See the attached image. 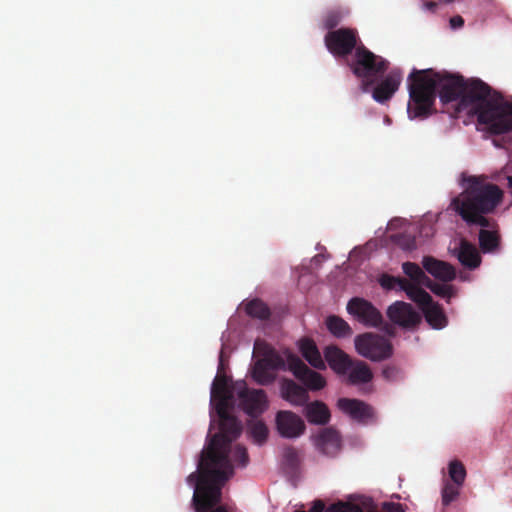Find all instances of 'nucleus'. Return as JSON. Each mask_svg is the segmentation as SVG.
<instances>
[{
	"instance_id": "nucleus-24",
	"label": "nucleus",
	"mask_w": 512,
	"mask_h": 512,
	"mask_svg": "<svg viewBox=\"0 0 512 512\" xmlns=\"http://www.w3.org/2000/svg\"><path fill=\"white\" fill-rule=\"evenodd\" d=\"M348 372V379L351 384L368 383L373 378V374L369 366L360 360L355 362L353 361Z\"/></svg>"
},
{
	"instance_id": "nucleus-6",
	"label": "nucleus",
	"mask_w": 512,
	"mask_h": 512,
	"mask_svg": "<svg viewBox=\"0 0 512 512\" xmlns=\"http://www.w3.org/2000/svg\"><path fill=\"white\" fill-rule=\"evenodd\" d=\"M236 395L239 400V406L252 418L261 415L268 406L267 396L262 389H250L244 381L235 383Z\"/></svg>"
},
{
	"instance_id": "nucleus-21",
	"label": "nucleus",
	"mask_w": 512,
	"mask_h": 512,
	"mask_svg": "<svg viewBox=\"0 0 512 512\" xmlns=\"http://www.w3.org/2000/svg\"><path fill=\"white\" fill-rule=\"evenodd\" d=\"M458 261L464 267L473 270L481 264V256L474 244L461 239L459 248L455 249Z\"/></svg>"
},
{
	"instance_id": "nucleus-12",
	"label": "nucleus",
	"mask_w": 512,
	"mask_h": 512,
	"mask_svg": "<svg viewBox=\"0 0 512 512\" xmlns=\"http://www.w3.org/2000/svg\"><path fill=\"white\" fill-rule=\"evenodd\" d=\"M276 427L284 438H297L304 434L306 425L304 420L292 411H279L276 414Z\"/></svg>"
},
{
	"instance_id": "nucleus-36",
	"label": "nucleus",
	"mask_w": 512,
	"mask_h": 512,
	"mask_svg": "<svg viewBox=\"0 0 512 512\" xmlns=\"http://www.w3.org/2000/svg\"><path fill=\"white\" fill-rule=\"evenodd\" d=\"M396 243L404 250H413L416 247L415 239L406 234H397L394 236Z\"/></svg>"
},
{
	"instance_id": "nucleus-23",
	"label": "nucleus",
	"mask_w": 512,
	"mask_h": 512,
	"mask_svg": "<svg viewBox=\"0 0 512 512\" xmlns=\"http://www.w3.org/2000/svg\"><path fill=\"white\" fill-rule=\"evenodd\" d=\"M304 415L309 423L315 425H325L331 418L327 405L318 400L305 404Z\"/></svg>"
},
{
	"instance_id": "nucleus-18",
	"label": "nucleus",
	"mask_w": 512,
	"mask_h": 512,
	"mask_svg": "<svg viewBox=\"0 0 512 512\" xmlns=\"http://www.w3.org/2000/svg\"><path fill=\"white\" fill-rule=\"evenodd\" d=\"M324 357L330 368L337 374L345 375L353 364V360L337 346H327Z\"/></svg>"
},
{
	"instance_id": "nucleus-49",
	"label": "nucleus",
	"mask_w": 512,
	"mask_h": 512,
	"mask_svg": "<svg viewBox=\"0 0 512 512\" xmlns=\"http://www.w3.org/2000/svg\"><path fill=\"white\" fill-rule=\"evenodd\" d=\"M295 512H305V511H295Z\"/></svg>"
},
{
	"instance_id": "nucleus-32",
	"label": "nucleus",
	"mask_w": 512,
	"mask_h": 512,
	"mask_svg": "<svg viewBox=\"0 0 512 512\" xmlns=\"http://www.w3.org/2000/svg\"><path fill=\"white\" fill-rule=\"evenodd\" d=\"M424 285L428 287L434 294L442 298L450 299L452 296H454L453 287L449 284L436 283L429 278V281H426Z\"/></svg>"
},
{
	"instance_id": "nucleus-16",
	"label": "nucleus",
	"mask_w": 512,
	"mask_h": 512,
	"mask_svg": "<svg viewBox=\"0 0 512 512\" xmlns=\"http://www.w3.org/2000/svg\"><path fill=\"white\" fill-rule=\"evenodd\" d=\"M316 448L324 455L335 456L340 450L341 438L332 427L324 428L314 438Z\"/></svg>"
},
{
	"instance_id": "nucleus-38",
	"label": "nucleus",
	"mask_w": 512,
	"mask_h": 512,
	"mask_svg": "<svg viewBox=\"0 0 512 512\" xmlns=\"http://www.w3.org/2000/svg\"><path fill=\"white\" fill-rule=\"evenodd\" d=\"M355 507L349 503L339 502L332 504L327 512H355Z\"/></svg>"
},
{
	"instance_id": "nucleus-1",
	"label": "nucleus",
	"mask_w": 512,
	"mask_h": 512,
	"mask_svg": "<svg viewBox=\"0 0 512 512\" xmlns=\"http://www.w3.org/2000/svg\"><path fill=\"white\" fill-rule=\"evenodd\" d=\"M408 90L410 119L430 116L438 93L443 106L452 104L455 107L452 116L470 108L491 134L512 131V102H506L499 92L479 78L465 79L459 74L413 69L408 76Z\"/></svg>"
},
{
	"instance_id": "nucleus-41",
	"label": "nucleus",
	"mask_w": 512,
	"mask_h": 512,
	"mask_svg": "<svg viewBox=\"0 0 512 512\" xmlns=\"http://www.w3.org/2000/svg\"><path fill=\"white\" fill-rule=\"evenodd\" d=\"M325 509V504L322 500H315L313 502L312 507L310 508L309 512H323Z\"/></svg>"
},
{
	"instance_id": "nucleus-28",
	"label": "nucleus",
	"mask_w": 512,
	"mask_h": 512,
	"mask_svg": "<svg viewBox=\"0 0 512 512\" xmlns=\"http://www.w3.org/2000/svg\"><path fill=\"white\" fill-rule=\"evenodd\" d=\"M403 272L416 284H422L429 281V277L426 276L425 272L419 267L418 264L413 262H404L402 264Z\"/></svg>"
},
{
	"instance_id": "nucleus-22",
	"label": "nucleus",
	"mask_w": 512,
	"mask_h": 512,
	"mask_svg": "<svg viewBox=\"0 0 512 512\" xmlns=\"http://www.w3.org/2000/svg\"><path fill=\"white\" fill-rule=\"evenodd\" d=\"M299 350L303 358L315 369L323 370L326 368L325 361L316 343L307 337L299 340Z\"/></svg>"
},
{
	"instance_id": "nucleus-35",
	"label": "nucleus",
	"mask_w": 512,
	"mask_h": 512,
	"mask_svg": "<svg viewBox=\"0 0 512 512\" xmlns=\"http://www.w3.org/2000/svg\"><path fill=\"white\" fill-rule=\"evenodd\" d=\"M233 459L239 466L245 467L249 462V456L244 446L236 445L233 450Z\"/></svg>"
},
{
	"instance_id": "nucleus-29",
	"label": "nucleus",
	"mask_w": 512,
	"mask_h": 512,
	"mask_svg": "<svg viewBox=\"0 0 512 512\" xmlns=\"http://www.w3.org/2000/svg\"><path fill=\"white\" fill-rule=\"evenodd\" d=\"M448 472L451 483L463 485L466 477V469L460 461H451L449 463Z\"/></svg>"
},
{
	"instance_id": "nucleus-47",
	"label": "nucleus",
	"mask_w": 512,
	"mask_h": 512,
	"mask_svg": "<svg viewBox=\"0 0 512 512\" xmlns=\"http://www.w3.org/2000/svg\"><path fill=\"white\" fill-rule=\"evenodd\" d=\"M224 369V359H223V352L220 353L219 356V366H218V373L217 374H223L222 370Z\"/></svg>"
},
{
	"instance_id": "nucleus-11",
	"label": "nucleus",
	"mask_w": 512,
	"mask_h": 512,
	"mask_svg": "<svg viewBox=\"0 0 512 512\" xmlns=\"http://www.w3.org/2000/svg\"><path fill=\"white\" fill-rule=\"evenodd\" d=\"M402 79V71L398 68L392 69L379 83L372 86V98L381 104L389 101L399 89Z\"/></svg>"
},
{
	"instance_id": "nucleus-39",
	"label": "nucleus",
	"mask_w": 512,
	"mask_h": 512,
	"mask_svg": "<svg viewBox=\"0 0 512 512\" xmlns=\"http://www.w3.org/2000/svg\"><path fill=\"white\" fill-rule=\"evenodd\" d=\"M382 509L385 512H405V508L400 503L395 502H384L382 505Z\"/></svg>"
},
{
	"instance_id": "nucleus-10",
	"label": "nucleus",
	"mask_w": 512,
	"mask_h": 512,
	"mask_svg": "<svg viewBox=\"0 0 512 512\" xmlns=\"http://www.w3.org/2000/svg\"><path fill=\"white\" fill-rule=\"evenodd\" d=\"M403 290L412 301L416 302L426 312L425 320H446L441 308L434 303L430 294L417 284L407 282L403 286Z\"/></svg>"
},
{
	"instance_id": "nucleus-14",
	"label": "nucleus",
	"mask_w": 512,
	"mask_h": 512,
	"mask_svg": "<svg viewBox=\"0 0 512 512\" xmlns=\"http://www.w3.org/2000/svg\"><path fill=\"white\" fill-rule=\"evenodd\" d=\"M337 406L343 413L360 423H367L374 415L373 408L359 399L340 398Z\"/></svg>"
},
{
	"instance_id": "nucleus-3",
	"label": "nucleus",
	"mask_w": 512,
	"mask_h": 512,
	"mask_svg": "<svg viewBox=\"0 0 512 512\" xmlns=\"http://www.w3.org/2000/svg\"><path fill=\"white\" fill-rule=\"evenodd\" d=\"M459 185L462 191L451 200L449 209L466 224L481 227L478 240L483 253L497 252L501 245L499 225L487 215L494 213L502 203L503 190L488 175L468 172L460 174Z\"/></svg>"
},
{
	"instance_id": "nucleus-8",
	"label": "nucleus",
	"mask_w": 512,
	"mask_h": 512,
	"mask_svg": "<svg viewBox=\"0 0 512 512\" xmlns=\"http://www.w3.org/2000/svg\"><path fill=\"white\" fill-rule=\"evenodd\" d=\"M284 366V359L278 353L269 351L254 363L252 377L258 384L268 385L275 380V371Z\"/></svg>"
},
{
	"instance_id": "nucleus-26",
	"label": "nucleus",
	"mask_w": 512,
	"mask_h": 512,
	"mask_svg": "<svg viewBox=\"0 0 512 512\" xmlns=\"http://www.w3.org/2000/svg\"><path fill=\"white\" fill-rule=\"evenodd\" d=\"M388 320H420L414 318L410 304L397 301L390 305L387 309Z\"/></svg>"
},
{
	"instance_id": "nucleus-43",
	"label": "nucleus",
	"mask_w": 512,
	"mask_h": 512,
	"mask_svg": "<svg viewBox=\"0 0 512 512\" xmlns=\"http://www.w3.org/2000/svg\"><path fill=\"white\" fill-rule=\"evenodd\" d=\"M426 323L428 325V328L435 329V330L443 329L445 327V325L447 324V322H440V321L426 322Z\"/></svg>"
},
{
	"instance_id": "nucleus-34",
	"label": "nucleus",
	"mask_w": 512,
	"mask_h": 512,
	"mask_svg": "<svg viewBox=\"0 0 512 512\" xmlns=\"http://www.w3.org/2000/svg\"><path fill=\"white\" fill-rule=\"evenodd\" d=\"M379 283L385 289H393L397 284L400 285L403 289V286L407 284V281L402 278H396L388 274H383L379 279Z\"/></svg>"
},
{
	"instance_id": "nucleus-17",
	"label": "nucleus",
	"mask_w": 512,
	"mask_h": 512,
	"mask_svg": "<svg viewBox=\"0 0 512 512\" xmlns=\"http://www.w3.org/2000/svg\"><path fill=\"white\" fill-rule=\"evenodd\" d=\"M348 313L357 320H383L380 311L369 301L354 297L347 304Z\"/></svg>"
},
{
	"instance_id": "nucleus-40",
	"label": "nucleus",
	"mask_w": 512,
	"mask_h": 512,
	"mask_svg": "<svg viewBox=\"0 0 512 512\" xmlns=\"http://www.w3.org/2000/svg\"><path fill=\"white\" fill-rule=\"evenodd\" d=\"M450 25L453 29L461 28L464 25V19L460 15L450 18Z\"/></svg>"
},
{
	"instance_id": "nucleus-42",
	"label": "nucleus",
	"mask_w": 512,
	"mask_h": 512,
	"mask_svg": "<svg viewBox=\"0 0 512 512\" xmlns=\"http://www.w3.org/2000/svg\"><path fill=\"white\" fill-rule=\"evenodd\" d=\"M423 8L428 11L435 12L437 3L432 0H423Z\"/></svg>"
},
{
	"instance_id": "nucleus-4",
	"label": "nucleus",
	"mask_w": 512,
	"mask_h": 512,
	"mask_svg": "<svg viewBox=\"0 0 512 512\" xmlns=\"http://www.w3.org/2000/svg\"><path fill=\"white\" fill-rule=\"evenodd\" d=\"M347 64L352 73L361 79L360 90L363 93L370 92L372 86L389 67V62L385 58L374 54L363 44L356 48Z\"/></svg>"
},
{
	"instance_id": "nucleus-44",
	"label": "nucleus",
	"mask_w": 512,
	"mask_h": 512,
	"mask_svg": "<svg viewBox=\"0 0 512 512\" xmlns=\"http://www.w3.org/2000/svg\"><path fill=\"white\" fill-rule=\"evenodd\" d=\"M285 457L289 461H293L297 458V452L293 448H289L285 451Z\"/></svg>"
},
{
	"instance_id": "nucleus-27",
	"label": "nucleus",
	"mask_w": 512,
	"mask_h": 512,
	"mask_svg": "<svg viewBox=\"0 0 512 512\" xmlns=\"http://www.w3.org/2000/svg\"><path fill=\"white\" fill-rule=\"evenodd\" d=\"M247 432L258 445H262L266 442L269 433L266 424L262 420L257 419H251L248 421Z\"/></svg>"
},
{
	"instance_id": "nucleus-20",
	"label": "nucleus",
	"mask_w": 512,
	"mask_h": 512,
	"mask_svg": "<svg viewBox=\"0 0 512 512\" xmlns=\"http://www.w3.org/2000/svg\"><path fill=\"white\" fill-rule=\"evenodd\" d=\"M281 395L283 399L294 406H303L309 400L307 389L289 379L282 382Z\"/></svg>"
},
{
	"instance_id": "nucleus-13",
	"label": "nucleus",
	"mask_w": 512,
	"mask_h": 512,
	"mask_svg": "<svg viewBox=\"0 0 512 512\" xmlns=\"http://www.w3.org/2000/svg\"><path fill=\"white\" fill-rule=\"evenodd\" d=\"M239 310H244L247 316L256 320H270L271 316L284 317L287 307H281L280 311H277L276 308L272 310L263 300L253 298L243 301L239 306Z\"/></svg>"
},
{
	"instance_id": "nucleus-45",
	"label": "nucleus",
	"mask_w": 512,
	"mask_h": 512,
	"mask_svg": "<svg viewBox=\"0 0 512 512\" xmlns=\"http://www.w3.org/2000/svg\"><path fill=\"white\" fill-rule=\"evenodd\" d=\"M197 473H199V468L197 467ZM195 479H197V483H196V486H198V483H199V474H197L196 476V473H192L188 476L187 480L189 483L193 482ZM196 489L197 487H195V491L194 493L196 492Z\"/></svg>"
},
{
	"instance_id": "nucleus-37",
	"label": "nucleus",
	"mask_w": 512,
	"mask_h": 512,
	"mask_svg": "<svg viewBox=\"0 0 512 512\" xmlns=\"http://www.w3.org/2000/svg\"><path fill=\"white\" fill-rule=\"evenodd\" d=\"M382 375L386 380L395 381L400 377V369L394 365H388L382 370Z\"/></svg>"
},
{
	"instance_id": "nucleus-33",
	"label": "nucleus",
	"mask_w": 512,
	"mask_h": 512,
	"mask_svg": "<svg viewBox=\"0 0 512 512\" xmlns=\"http://www.w3.org/2000/svg\"><path fill=\"white\" fill-rule=\"evenodd\" d=\"M327 329L338 338H345L352 335L353 331L348 322H325Z\"/></svg>"
},
{
	"instance_id": "nucleus-48",
	"label": "nucleus",
	"mask_w": 512,
	"mask_h": 512,
	"mask_svg": "<svg viewBox=\"0 0 512 512\" xmlns=\"http://www.w3.org/2000/svg\"><path fill=\"white\" fill-rule=\"evenodd\" d=\"M325 320L333 321V320H342V319L340 317H338V316L330 315Z\"/></svg>"
},
{
	"instance_id": "nucleus-19",
	"label": "nucleus",
	"mask_w": 512,
	"mask_h": 512,
	"mask_svg": "<svg viewBox=\"0 0 512 512\" xmlns=\"http://www.w3.org/2000/svg\"><path fill=\"white\" fill-rule=\"evenodd\" d=\"M422 265L429 274L441 281L449 282L456 277V271L451 264L432 256H425Z\"/></svg>"
},
{
	"instance_id": "nucleus-30",
	"label": "nucleus",
	"mask_w": 512,
	"mask_h": 512,
	"mask_svg": "<svg viewBox=\"0 0 512 512\" xmlns=\"http://www.w3.org/2000/svg\"><path fill=\"white\" fill-rule=\"evenodd\" d=\"M462 485L457 483H451L447 481L442 488V504L444 506L450 505L453 501H455L460 493V488Z\"/></svg>"
},
{
	"instance_id": "nucleus-5",
	"label": "nucleus",
	"mask_w": 512,
	"mask_h": 512,
	"mask_svg": "<svg viewBox=\"0 0 512 512\" xmlns=\"http://www.w3.org/2000/svg\"><path fill=\"white\" fill-rule=\"evenodd\" d=\"M354 343L359 355L374 362L386 360L393 354L391 342L379 334L363 333L357 335Z\"/></svg>"
},
{
	"instance_id": "nucleus-25",
	"label": "nucleus",
	"mask_w": 512,
	"mask_h": 512,
	"mask_svg": "<svg viewBox=\"0 0 512 512\" xmlns=\"http://www.w3.org/2000/svg\"><path fill=\"white\" fill-rule=\"evenodd\" d=\"M371 326L380 327L390 336H395L397 330L400 329L403 332H413L418 328V325L422 322H364Z\"/></svg>"
},
{
	"instance_id": "nucleus-15",
	"label": "nucleus",
	"mask_w": 512,
	"mask_h": 512,
	"mask_svg": "<svg viewBox=\"0 0 512 512\" xmlns=\"http://www.w3.org/2000/svg\"><path fill=\"white\" fill-rule=\"evenodd\" d=\"M230 379L225 374H217L211 387V402L216 405L233 404L235 385H229Z\"/></svg>"
},
{
	"instance_id": "nucleus-2",
	"label": "nucleus",
	"mask_w": 512,
	"mask_h": 512,
	"mask_svg": "<svg viewBox=\"0 0 512 512\" xmlns=\"http://www.w3.org/2000/svg\"><path fill=\"white\" fill-rule=\"evenodd\" d=\"M233 404L216 405L220 433L215 434L202 450L198 462L199 483L192 502L196 512H206L221 501L222 487L233 476L229 458L231 442L241 433V424L229 413Z\"/></svg>"
},
{
	"instance_id": "nucleus-7",
	"label": "nucleus",
	"mask_w": 512,
	"mask_h": 512,
	"mask_svg": "<svg viewBox=\"0 0 512 512\" xmlns=\"http://www.w3.org/2000/svg\"><path fill=\"white\" fill-rule=\"evenodd\" d=\"M357 40V32L351 28H340L329 31L325 35V45L329 52L336 57L348 56L355 51L359 46Z\"/></svg>"
},
{
	"instance_id": "nucleus-31",
	"label": "nucleus",
	"mask_w": 512,
	"mask_h": 512,
	"mask_svg": "<svg viewBox=\"0 0 512 512\" xmlns=\"http://www.w3.org/2000/svg\"><path fill=\"white\" fill-rule=\"evenodd\" d=\"M345 12L340 8L328 10L323 17V26L325 29L331 30L338 26L342 21Z\"/></svg>"
},
{
	"instance_id": "nucleus-9",
	"label": "nucleus",
	"mask_w": 512,
	"mask_h": 512,
	"mask_svg": "<svg viewBox=\"0 0 512 512\" xmlns=\"http://www.w3.org/2000/svg\"><path fill=\"white\" fill-rule=\"evenodd\" d=\"M287 364L293 375L308 389L316 391L325 387V378L320 373L311 370L297 355L289 354Z\"/></svg>"
},
{
	"instance_id": "nucleus-46",
	"label": "nucleus",
	"mask_w": 512,
	"mask_h": 512,
	"mask_svg": "<svg viewBox=\"0 0 512 512\" xmlns=\"http://www.w3.org/2000/svg\"><path fill=\"white\" fill-rule=\"evenodd\" d=\"M324 260V255L323 254H317L315 255L313 258H312V263L315 264V265H320L321 262Z\"/></svg>"
}]
</instances>
